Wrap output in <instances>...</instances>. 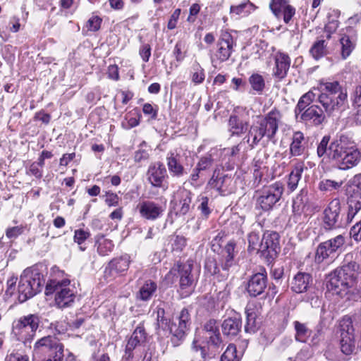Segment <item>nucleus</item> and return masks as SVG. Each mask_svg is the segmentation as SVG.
<instances>
[{"label":"nucleus","mask_w":361,"mask_h":361,"mask_svg":"<svg viewBox=\"0 0 361 361\" xmlns=\"http://www.w3.org/2000/svg\"><path fill=\"white\" fill-rule=\"evenodd\" d=\"M282 114L276 107H274L270 111L262 116L255 123H253L247 133V140L250 146L254 148L258 145L263 138L268 142L276 144L277 142L276 134L281 122Z\"/></svg>","instance_id":"obj_1"},{"label":"nucleus","mask_w":361,"mask_h":361,"mask_svg":"<svg viewBox=\"0 0 361 361\" xmlns=\"http://www.w3.org/2000/svg\"><path fill=\"white\" fill-rule=\"evenodd\" d=\"M319 86L320 94L317 100L328 116L345 106L348 101V93L346 90H343L338 81H324L322 80L319 81Z\"/></svg>","instance_id":"obj_2"},{"label":"nucleus","mask_w":361,"mask_h":361,"mask_svg":"<svg viewBox=\"0 0 361 361\" xmlns=\"http://www.w3.org/2000/svg\"><path fill=\"white\" fill-rule=\"evenodd\" d=\"M316 94L312 90L302 94L295 109L297 115L300 114V121L310 126H319L326 121V111L319 105L313 104Z\"/></svg>","instance_id":"obj_3"},{"label":"nucleus","mask_w":361,"mask_h":361,"mask_svg":"<svg viewBox=\"0 0 361 361\" xmlns=\"http://www.w3.org/2000/svg\"><path fill=\"white\" fill-rule=\"evenodd\" d=\"M44 283L43 274L36 267L25 269L20 275L18 283V299L21 302L39 293Z\"/></svg>","instance_id":"obj_4"},{"label":"nucleus","mask_w":361,"mask_h":361,"mask_svg":"<svg viewBox=\"0 0 361 361\" xmlns=\"http://www.w3.org/2000/svg\"><path fill=\"white\" fill-rule=\"evenodd\" d=\"M47 295H54V302L57 307L63 309L70 307L74 302L75 295L68 279L57 277L48 281L45 287Z\"/></svg>","instance_id":"obj_5"},{"label":"nucleus","mask_w":361,"mask_h":361,"mask_svg":"<svg viewBox=\"0 0 361 361\" xmlns=\"http://www.w3.org/2000/svg\"><path fill=\"white\" fill-rule=\"evenodd\" d=\"M39 324V319L35 314L22 317L13 322L12 334L27 345L35 337Z\"/></svg>","instance_id":"obj_6"},{"label":"nucleus","mask_w":361,"mask_h":361,"mask_svg":"<svg viewBox=\"0 0 361 361\" xmlns=\"http://www.w3.org/2000/svg\"><path fill=\"white\" fill-rule=\"evenodd\" d=\"M204 338L207 345H210V355L216 356L224 348L223 341L220 334L219 324L215 319L208 320L201 331L196 332Z\"/></svg>","instance_id":"obj_7"},{"label":"nucleus","mask_w":361,"mask_h":361,"mask_svg":"<svg viewBox=\"0 0 361 361\" xmlns=\"http://www.w3.org/2000/svg\"><path fill=\"white\" fill-rule=\"evenodd\" d=\"M193 267V261L188 259L185 262L183 263L177 262L174 264L171 271H178L180 277V288L181 290L184 291L182 294H185L184 296L189 295L194 286L195 279L192 273Z\"/></svg>","instance_id":"obj_8"},{"label":"nucleus","mask_w":361,"mask_h":361,"mask_svg":"<svg viewBox=\"0 0 361 361\" xmlns=\"http://www.w3.org/2000/svg\"><path fill=\"white\" fill-rule=\"evenodd\" d=\"M236 42L228 30H221L216 44L214 56L221 63L229 59L235 51Z\"/></svg>","instance_id":"obj_9"},{"label":"nucleus","mask_w":361,"mask_h":361,"mask_svg":"<svg viewBox=\"0 0 361 361\" xmlns=\"http://www.w3.org/2000/svg\"><path fill=\"white\" fill-rule=\"evenodd\" d=\"M282 192L281 182H275L264 188L262 195L258 198L257 204L263 211H269L279 200Z\"/></svg>","instance_id":"obj_10"},{"label":"nucleus","mask_w":361,"mask_h":361,"mask_svg":"<svg viewBox=\"0 0 361 361\" xmlns=\"http://www.w3.org/2000/svg\"><path fill=\"white\" fill-rule=\"evenodd\" d=\"M346 192L348 195L347 220L351 222L361 210V182H352L348 185Z\"/></svg>","instance_id":"obj_11"},{"label":"nucleus","mask_w":361,"mask_h":361,"mask_svg":"<svg viewBox=\"0 0 361 361\" xmlns=\"http://www.w3.org/2000/svg\"><path fill=\"white\" fill-rule=\"evenodd\" d=\"M274 66L272 68L271 76L276 82H283L288 76L291 59L288 54L278 51L274 55Z\"/></svg>","instance_id":"obj_12"},{"label":"nucleus","mask_w":361,"mask_h":361,"mask_svg":"<svg viewBox=\"0 0 361 361\" xmlns=\"http://www.w3.org/2000/svg\"><path fill=\"white\" fill-rule=\"evenodd\" d=\"M345 242V238L343 235L337 236L321 243L316 250L315 260L321 263L331 255L341 250Z\"/></svg>","instance_id":"obj_13"},{"label":"nucleus","mask_w":361,"mask_h":361,"mask_svg":"<svg viewBox=\"0 0 361 361\" xmlns=\"http://www.w3.org/2000/svg\"><path fill=\"white\" fill-rule=\"evenodd\" d=\"M354 284L347 279L340 277V275L335 271L330 275V279L326 283L328 290L331 291L341 298H350L351 292Z\"/></svg>","instance_id":"obj_14"},{"label":"nucleus","mask_w":361,"mask_h":361,"mask_svg":"<svg viewBox=\"0 0 361 361\" xmlns=\"http://www.w3.org/2000/svg\"><path fill=\"white\" fill-rule=\"evenodd\" d=\"M192 202L191 192L185 189H179L171 201V213L176 216H184L190 209Z\"/></svg>","instance_id":"obj_15"},{"label":"nucleus","mask_w":361,"mask_h":361,"mask_svg":"<svg viewBox=\"0 0 361 361\" xmlns=\"http://www.w3.org/2000/svg\"><path fill=\"white\" fill-rule=\"evenodd\" d=\"M190 323V313L187 309L183 308L170 327V331L173 336V343H176L175 338L178 341L185 338Z\"/></svg>","instance_id":"obj_16"},{"label":"nucleus","mask_w":361,"mask_h":361,"mask_svg":"<svg viewBox=\"0 0 361 361\" xmlns=\"http://www.w3.org/2000/svg\"><path fill=\"white\" fill-rule=\"evenodd\" d=\"M340 213V200L334 199L324 211L323 223L325 229L331 230L339 226Z\"/></svg>","instance_id":"obj_17"},{"label":"nucleus","mask_w":361,"mask_h":361,"mask_svg":"<svg viewBox=\"0 0 361 361\" xmlns=\"http://www.w3.org/2000/svg\"><path fill=\"white\" fill-rule=\"evenodd\" d=\"M305 202V200L302 196H298L293 200L292 205L293 215L292 218L295 223L304 222L307 218V216L319 210L317 206L308 205Z\"/></svg>","instance_id":"obj_18"},{"label":"nucleus","mask_w":361,"mask_h":361,"mask_svg":"<svg viewBox=\"0 0 361 361\" xmlns=\"http://www.w3.org/2000/svg\"><path fill=\"white\" fill-rule=\"evenodd\" d=\"M279 235L276 232L265 233L261 239L259 252L264 255L273 257L279 250Z\"/></svg>","instance_id":"obj_19"},{"label":"nucleus","mask_w":361,"mask_h":361,"mask_svg":"<svg viewBox=\"0 0 361 361\" xmlns=\"http://www.w3.org/2000/svg\"><path fill=\"white\" fill-rule=\"evenodd\" d=\"M353 258V254L348 253L345 255L343 264L340 268L336 269L335 271L340 275V277H344L354 284L360 266Z\"/></svg>","instance_id":"obj_20"},{"label":"nucleus","mask_w":361,"mask_h":361,"mask_svg":"<svg viewBox=\"0 0 361 361\" xmlns=\"http://www.w3.org/2000/svg\"><path fill=\"white\" fill-rule=\"evenodd\" d=\"M130 262V256L128 254L113 258L105 268V274L110 276L121 274L128 269Z\"/></svg>","instance_id":"obj_21"},{"label":"nucleus","mask_w":361,"mask_h":361,"mask_svg":"<svg viewBox=\"0 0 361 361\" xmlns=\"http://www.w3.org/2000/svg\"><path fill=\"white\" fill-rule=\"evenodd\" d=\"M267 276L265 270L253 274L248 281L247 290L250 296L262 294L267 288Z\"/></svg>","instance_id":"obj_22"},{"label":"nucleus","mask_w":361,"mask_h":361,"mask_svg":"<svg viewBox=\"0 0 361 361\" xmlns=\"http://www.w3.org/2000/svg\"><path fill=\"white\" fill-rule=\"evenodd\" d=\"M140 215L148 220H155L164 212L163 207L152 201H144L137 205Z\"/></svg>","instance_id":"obj_23"},{"label":"nucleus","mask_w":361,"mask_h":361,"mask_svg":"<svg viewBox=\"0 0 361 361\" xmlns=\"http://www.w3.org/2000/svg\"><path fill=\"white\" fill-rule=\"evenodd\" d=\"M241 328V317L237 313H234L232 317L225 319L221 324L224 335L231 338L236 336L240 331Z\"/></svg>","instance_id":"obj_24"},{"label":"nucleus","mask_w":361,"mask_h":361,"mask_svg":"<svg viewBox=\"0 0 361 361\" xmlns=\"http://www.w3.org/2000/svg\"><path fill=\"white\" fill-rule=\"evenodd\" d=\"M306 149L305 135L302 131L298 130L293 133L289 147V153L291 157L302 155Z\"/></svg>","instance_id":"obj_25"},{"label":"nucleus","mask_w":361,"mask_h":361,"mask_svg":"<svg viewBox=\"0 0 361 361\" xmlns=\"http://www.w3.org/2000/svg\"><path fill=\"white\" fill-rule=\"evenodd\" d=\"M214 162L212 154L207 153L202 157L191 175L192 180H197L199 178H203L207 173Z\"/></svg>","instance_id":"obj_26"},{"label":"nucleus","mask_w":361,"mask_h":361,"mask_svg":"<svg viewBox=\"0 0 361 361\" xmlns=\"http://www.w3.org/2000/svg\"><path fill=\"white\" fill-rule=\"evenodd\" d=\"M234 250L235 244L230 242L226 244L222 251V255L219 259V265L222 270L226 271L224 277L226 278L228 276V271L234 264Z\"/></svg>","instance_id":"obj_27"},{"label":"nucleus","mask_w":361,"mask_h":361,"mask_svg":"<svg viewBox=\"0 0 361 361\" xmlns=\"http://www.w3.org/2000/svg\"><path fill=\"white\" fill-rule=\"evenodd\" d=\"M312 282V276L305 272H298L293 279L291 289L297 293L306 292Z\"/></svg>","instance_id":"obj_28"},{"label":"nucleus","mask_w":361,"mask_h":361,"mask_svg":"<svg viewBox=\"0 0 361 361\" xmlns=\"http://www.w3.org/2000/svg\"><path fill=\"white\" fill-rule=\"evenodd\" d=\"M228 126L232 136H240L247 131L248 123L241 120L238 116L232 114L229 117Z\"/></svg>","instance_id":"obj_29"},{"label":"nucleus","mask_w":361,"mask_h":361,"mask_svg":"<svg viewBox=\"0 0 361 361\" xmlns=\"http://www.w3.org/2000/svg\"><path fill=\"white\" fill-rule=\"evenodd\" d=\"M94 240V247L100 256H107L113 251L114 244L111 239L106 238L105 235H97Z\"/></svg>","instance_id":"obj_30"},{"label":"nucleus","mask_w":361,"mask_h":361,"mask_svg":"<svg viewBox=\"0 0 361 361\" xmlns=\"http://www.w3.org/2000/svg\"><path fill=\"white\" fill-rule=\"evenodd\" d=\"M250 85V92L261 95L266 89V82L264 76L257 72L252 73L248 78Z\"/></svg>","instance_id":"obj_31"},{"label":"nucleus","mask_w":361,"mask_h":361,"mask_svg":"<svg viewBox=\"0 0 361 361\" xmlns=\"http://www.w3.org/2000/svg\"><path fill=\"white\" fill-rule=\"evenodd\" d=\"M329 149V159L336 161L339 164L348 147H345L341 140H336L330 143Z\"/></svg>","instance_id":"obj_32"},{"label":"nucleus","mask_w":361,"mask_h":361,"mask_svg":"<svg viewBox=\"0 0 361 361\" xmlns=\"http://www.w3.org/2000/svg\"><path fill=\"white\" fill-rule=\"evenodd\" d=\"M147 341V333L142 324H140L133 332L128 341L127 345L129 348H136L137 346L144 345Z\"/></svg>","instance_id":"obj_33"},{"label":"nucleus","mask_w":361,"mask_h":361,"mask_svg":"<svg viewBox=\"0 0 361 361\" xmlns=\"http://www.w3.org/2000/svg\"><path fill=\"white\" fill-rule=\"evenodd\" d=\"M360 158V152L357 149L348 148L346 154L338 164L340 169L345 170L357 165Z\"/></svg>","instance_id":"obj_34"},{"label":"nucleus","mask_w":361,"mask_h":361,"mask_svg":"<svg viewBox=\"0 0 361 361\" xmlns=\"http://www.w3.org/2000/svg\"><path fill=\"white\" fill-rule=\"evenodd\" d=\"M328 42L324 38L317 39L310 49V54L313 59L318 61L328 54Z\"/></svg>","instance_id":"obj_35"},{"label":"nucleus","mask_w":361,"mask_h":361,"mask_svg":"<svg viewBox=\"0 0 361 361\" xmlns=\"http://www.w3.org/2000/svg\"><path fill=\"white\" fill-rule=\"evenodd\" d=\"M147 175L149 180H163L167 177L166 169L163 163L155 162L149 166Z\"/></svg>","instance_id":"obj_36"},{"label":"nucleus","mask_w":361,"mask_h":361,"mask_svg":"<svg viewBox=\"0 0 361 361\" xmlns=\"http://www.w3.org/2000/svg\"><path fill=\"white\" fill-rule=\"evenodd\" d=\"M247 323L245 329L247 332H254L257 329V312L253 305H249L245 310Z\"/></svg>","instance_id":"obj_37"},{"label":"nucleus","mask_w":361,"mask_h":361,"mask_svg":"<svg viewBox=\"0 0 361 361\" xmlns=\"http://www.w3.org/2000/svg\"><path fill=\"white\" fill-rule=\"evenodd\" d=\"M255 10V6L249 1L230 7V13L240 17L247 16Z\"/></svg>","instance_id":"obj_38"},{"label":"nucleus","mask_w":361,"mask_h":361,"mask_svg":"<svg viewBox=\"0 0 361 361\" xmlns=\"http://www.w3.org/2000/svg\"><path fill=\"white\" fill-rule=\"evenodd\" d=\"M340 44L341 59L345 60L355 49L356 44L355 42L352 41L350 37L347 35H344L340 39Z\"/></svg>","instance_id":"obj_39"},{"label":"nucleus","mask_w":361,"mask_h":361,"mask_svg":"<svg viewBox=\"0 0 361 361\" xmlns=\"http://www.w3.org/2000/svg\"><path fill=\"white\" fill-rule=\"evenodd\" d=\"M169 171L174 176H180L184 173L183 166L178 162L174 152H170L166 157Z\"/></svg>","instance_id":"obj_40"},{"label":"nucleus","mask_w":361,"mask_h":361,"mask_svg":"<svg viewBox=\"0 0 361 361\" xmlns=\"http://www.w3.org/2000/svg\"><path fill=\"white\" fill-rule=\"evenodd\" d=\"M340 348L345 355H351L355 349V335L340 336Z\"/></svg>","instance_id":"obj_41"},{"label":"nucleus","mask_w":361,"mask_h":361,"mask_svg":"<svg viewBox=\"0 0 361 361\" xmlns=\"http://www.w3.org/2000/svg\"><path fill=\"white\" fill-rule=\"evenodd\" d=\"M201 338H202L201 336L196 333L195 338L192 343V349L195 352H197L200 350L201 357L204 361H207L212 358L215 357L216 356H212L210 355V345H207V346H201L200 345L198 344V343L200 342Z\"/></svg>","instance_id":"obj_42"},{"label":"nucleus","mask_w":361,"mask_h":361,"mask_svg":"<svg viewBox=\"0 0 361 361\" xmlns=\"http://www.w3.org/2000/svg\"><path fill=\"white\" fill-rule=\"evenodd\" d=\"M188 48L183 40H178L173 50V56L178 63H181L188 56Z\"/></svg>","instance_id":"obj_43"},{"label":"nucleus","mask_w":361,"mask_h":361,"mask_svg":"<svg viewBox=\"0 0 361 361\" xmlns=\"http://www.w3.org/2000/svg\"><path fill=\"white\" fill-rule=\"evenodd\" d=\"M294 328L295 330V338L296 341L300 342H305L310 336L311 330H310L306 324L300 323L298 321H295L293 323Z\"/></svg>","instance_id":"obj_44"},{"label":"nucleus","mask_w":361,"mask_h":361,"mask_svg":"<svg viewBox=\"0 0 361 361\" xmlns=\"http://www.w3.org/2000/svg\"><path fill=\"white\" fill-rule=\"evenodd\" d=\"M310 170L304 166L302 162H298L295 164L293 169L289 174V180H300L302 178V174L305 173L304 178L307 180V172Z\"/></svg>","instance_id":"obj_45"},{"label":"nucleus","mask_w":361,"mask_h":361,"mask_svg":"<svg viewBox=\"0 0 361 361\" xmlns=\"http://www.w3.org/2000/svg\"><path fill=\"white\" fill-rule=\"evenodd\" d=\"M157 290V284L151 281H147L140 288L138 297L142 300H148Z\"/></svg>","instance_id":"obj_46"},{"label":"nucleus","mask_w":361,"mask_h":361,"mask_svg":"<svg viewBox=\"0 0 361 361\" xmlns=\"http://www.w3.org/2000/svg\"><path fill=\"white\" fill-rule=\"evenodd\" d=\"M341 336L354 335V328L352 319L348 316L343 317L339 321Z\"/></svg>","instance_id":"obj_47"},{"label":"nucleus","mask_w":361,"mask_h":361,"mask_svg":"<svg viewBox=\"0 0 361 361\" xmlns=\"http://www.w3.org/2000/svg\"><path fill=\"white\" fill-rule=\"evenodd\" d=\"M263 163L260 160L255 161L253 169V176L255 180H267L268 177L265 176L268 169L265 166H262Z\"/></svg>","instance_id":"obj_48"},{"label":"nucleus","mask_w":361,"mask_h":361,"mask_svg":"<svg viewBox=\"0 0 361 361\" xmlns=\"http://www.w3.org/2000/svg\"><path fill=\"white\" fill-rule=\"evenodd\" d=\"M232 169H229L228 166L226 170L224 166L217 167L214 171L210 180H226L232 178Z\"/></svg>","instance_id":"obj_49"},{"label":"nucleus","mask_w":361,"mask_h":361,"mask_svg":"<svg viewBox=\"0 0 361 361\" xmlns=\"http://www.w3.org/2000/svg\"><path fill=\"white\" fill-rule=\"evenodd\" d=\"M102 22V18L93 13L86 22L84 27L89 32H96L100 30Z\"/></svg>","instance_id":"obj_50"},{"label":"nucleus","mask_w":361,"mask_h":361,"mask_svg":"<svg viewBox=\"0 0 361 361\" xmlns=\"http://www.w3.org/2000/svg\"><path fill=\"white\" fill-rule=\"evenodd\" d=\"M205 79V72L204 68L197 63L192 66L191 73V80L195 85L202 84Z\"/></svg>","instance_id":"obj_51"},{"label":"nucleus","mask_w":361,"mask_h":361,"mask_svg":"<svg viewBox=\"0 0 361 361\" xmlns=\"http://www.w3.org/2000/svg\"><path fill=\"white\" fill-rule=\"evenodd\" d=\"M331 136L329 135H324L317 145V153L319 157L326 156L329 158V147Z\"/></svg>","instance_id":"obj_52"},{"label":"nucleus","mask_w":361,"mask_h":361,"mask_svg":"<svg viewBox=\"0 0 361 361\" xmlns=\"http://www.w3.org/2000/svg\"><path fill=\"white\" fill-rule=\"evenodd\" d=\"M221 361H240L237 350L233 344H229L221 355Z\"/></svg>","instance_id":"obj_53"},{"label":"nucleus","mask_w":361,"mask_h":361,"mask_svg":"<svg viewBox=\"0 0 361 361\" xmlns=\"http://www.w3.org/2000/svg\"><path fill=\"white\" fill-rule=\"evenodd\" d=\"M288 4V0H271L269 4V8L276 17L281 14L285 10V7Z\"/></svg>","instance_id":"obj_54"},{"label":"nucleus","mask_w":361,"mask_h":361,"mask_svg":"<svg viewBox=\"0 0 361 361\" xmlns=\"http://www.w3.org/2000/svg\"><path fill=\"white\" fill-rule=\"evenodd\" d=\"M90 233L87 231L82 229H77L74 233V241L80 245V249L82 251L85 250L86 247H82L81 245L90 237Z\"/></svg>","instance_id":"obj_55"},{"label":"nucleus","mask_w":361,"mask_h":361,"mask_svg":"<svg viewBox=\"0 0 361 361\" xmlns=\"http://www.w3.org/2000/svg\"><path fill=\"white\" fill-rule=\"evenodd\" d=\"M351 103L354 109L361 107V83L355 86L351 93Z\"/></svg>","instance_id":"obj_56"},{"label":"nucleus","mask_w":361,"mask_h":361,"mask_svg":"<svg viewBox=\"0 0 361 361\" xmlns=\"http://www.w3.org/2000/svg\"><path fill=\"white\" fill-rule=\"evenodd\" d=\"M295 14V8L290 4H288L285 7V10L281 13V14L276 16V18L278 19L282 18L286 24H289Z\"/></svg>","instance_id":"obj_57"},{"label":"nucleus","mask_w":361,"mask_h":361,"mask_svg":"<svg viewBox=\"0 0 361 361\" xmlns=\"http://www.w3.org/2000/svg\"><path fill=\"white\" fill-rule=\"evenodd\" d=\"M43 165H40L39 161L32 163L27 171V173L30 176H33L36 178H41L42 177V167Z\"/></svg>","instance_id":"obj_58"},{"label":"nucleus","mask_w":361,"mask_h":361,"mask_svg":"<svg viewBox=\"0 0 361 361\" xmlns=\"http://www.w3.org/2000/svg\"><path fill=\"white\" fill-rule=\"evenodd\" d=\"M25 228V227L23 225L8 228L6 235L9 239H15L24 232Z\"/></svg>","instance_id":"obj_59"},{"label":"nucleus","mask_w":361,"mask_h":361,"mask_svg":"<svg viewBox=\"0 0 361 361\" xmlns=\"http://www.w3.org/2000/svg\"><path fill=\"white\" fill-rule=\"evenodd\" d=\"M261 240L258 233L252 232L248 235L249 249L259 251Z\"/></svg>","instance_id":"obj_60"},{"label":"nucleus","mask_w":361,"mask_h":361,"mask_svg":"<svg viewBox=\"0 0 361 361\" xmlns=\"http://www.w3.org/2000/svg\"><path fill=\"white\" fill-rule=\"evenodd\" d=\"M151 46L149 44H143L140 46L139 54L144 62L149 61L151 56Z\"/></svg>","instance_id":"obj_61"},{"label":"nucleus","mask_w":361,"mask_h":361,"mask_svg":"<svg viewBox=\"0 0 361 361\" xmlns=\"http://www.w3.org/2000/svg\"><path fill=\"white\" fill-rule=\"evenodd\" d=\"M180 13V8H176L174 10L168 21L167 28L169 30H173L176 27Z\"/></svg>","instance_id":"obj_62"},{"label":"nucleus","mask_w":361,"mask_h":361,"mask_svg":"<svg viewBox=\"0 0 361 361\" xmlns=\"http://www.w3.org/2000/svg\"><path fill=\"white\" fill-rule=\"evenodd\" d=\"M108 78L118 81L120 80L119 68L116 64L109 65L106 72Z\"/></svg>","instance_id":"obj_63"},{"label":"nucleus","mask_w":361,"mask_h":361,"mask_svg":"<svg viewBox=\"0 0 361 361\" xmlns=\"http://www.w3.org/2000/svg\"><path fill=\"white\" fill-rule=\"evenodd\" d=\"M142 111L145 115H150L152 119H156L158 115V106L155 105L154 107L149 103H145L142 106Z\"/></svg>","instance_id":"obj_64"}]
</instances>
